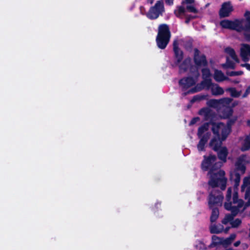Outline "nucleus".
Instances as JSON below:
<instances>
[{"mask_svg": "<svg viewBox=\"0 0 250 250\" xmlns=\"http://www.w3.org/2000/svg\"><path fill=\"white\" fill-rule=\"evenodd\" d=\"M173 50L175 54V65H178L179 71L181 73L188 72L193 74L194 78L190 77H185L179 82L180 88L183 91V94H193L203 89L202 82L194 86L197 82V78L199 75L198 68L204 66L207 64L205 56L200 54L197 49H194V60L196 65H191V59L187 58L182 63H180L183 59V52L178 48V41L175 40L173 42Z\"/></svg>", "mask_w": 250, "mask_h": 250, "instance_id": "f257e3e1", "label": "nucleus"}, {"mask_svg": "<svg viewBox=\"0 0 250 250\" xmlns=\"http://www.w3.org/2000/svg\"><path fill=\"white\" fill-rule=\"evenodd\" d=\"M249 163L250 157L247 155H242L237 159L235 163V168L230 172V179L234 183V193L231 201V188H229L228 189L226 195L227 202L225 203L224 206L226 209L231 211L232 214H227L225 216L222 221L223 224H228L241 208H244L243 201L238 198L237 190L239 185L241 175L245 172L246 165Z\"/></svg>", "mask_w": 250, "mask_h": 250, "instance_id": "f03ea898", "label": "nucleus"}, {"mask_svg": "<svg viewBox=\"0 0 250 250\" xmlns=\"http://www.w3.org/2000/svg\"><path fill=\"white\" fill-rule=\"evenodd\" d=\"M216 158L214 155H210L208 158L204 156V159L202 164V169L206 170L210 168L208 174L210 180L208 184L212 187H218L221 189L224 190L226 187L227 178L225 177V173L220 169H214L212 166Z\"/></svg>", "mask_w": 250, "mask_h": 250, "instance_id": "7ed1b4c3", "label": "nucleus"}, {"mask_svg": "<svg viewBox=\"0 0 250 250\" xmlns=\"http://www.w3.org/2000/svg\"><path fill=\"white\" fill-rule=\"evenodd\" d=\"M207 104L210 106L216 108L218 110H220L222 108L225 111L223 115L224 118H228L231 115L232 113V107L237 104V103H232V100L230 98H225L220 100L211 99L209 100Z\"/></svg>", "mask_w": 250, "mask_h": 250, "instance_id": "20e7f679", "label": "nucleus"}, {"mask_svg": "<svg viewBox=\"0 0 250 250\" xmlns=\"http://www.w3.org/2000/svg\"><path fill=\"white\" fill-rule=\"evenodd\" d=\"M223 199L222 194L217 191H213L209 195L208 199V205L210 208H212V213L210 216L211 222H215L219 216V210L217 208H213L214 207L219 206L222 205Z\"/></svg>", "mask_w": 250, "mask_h": 250, "instance_id": "39448f33", "label": "nucleus"}, {"mask_svg": "<svg viewBox=\"0 0 250 250\" xmlns=\"http://www.w3.org/2000/svg\"><path fill=\"white\" fill-rule=\"evenodd\" d=\"M212 130L214 135L213 139L221 141H225L230 132V127L220 122L211 123Z\"/></svg>", "mask_w": 250, "mask_h": 250, "instance_id": "423d86ee", "label": "nucleus"}, {"mask_svg": "<svg viewBox=\"0 0 250 250\" xmlns=\"http://www.w3.org/2000/svg\"><path fill=\"white\" fill-rule=\"evenodd\" d=\"M170 34L168 26L162 24L159 27V31L156 38V42L159 48L164 49L169 42Z\"/></svg>", "mask_w": 250, "mask_h": 250, "instance_id": "0eeeda50", "label": "nucleus"}, {"mask_svg": "<svg viewBox=\"0 0 250 250\" xmlns=\"http://www.w3.org/2000/svg\"><path fill=\"white\" fill-rule=\"evenodd\" d=\"M223 141L212 139L210 143V147L217 152L218 158L223 162L227 161V157L229 154V150L225 146H222Z\"/></svg>", "mask_w": 250, "mask_h": 250, "instance_id": "6e6552de", "label": "nucleus"}, {"mask_svg": "<svg viewBox=\"0 0 250 250\" xmlns=\"http://www.w3.org/2000/svg\"><path fill=\"white\" fill-rule=\"evenodd\" d=\"M209 124H205L200 127L198 129V135L200 140L197 145V148L199 151L205 150V146L209 138V134L207 132Z\"/></svg>", "mask_w": 250, "mask_h": 250, "instance_id": "1a4fd4ad", "label": "nucleus"}, {"mask_svg": "<svg viewBox=\"0 0 250 250\" xmlns=\"http://www.w3.org/2000/svg\"><path fill=\"white\" fill-rule=\"evenodd\" d=\"M242 22L243 21H240L238 19L233 21L224 20L221 21L220 24L223 28L241 32L244 31V27L241 25Z\"/></svg>", "mask_w": 250, "mask_h": 250, "instance_id": "9d476101", "label": "nucleus"}, {"mask_svg": "<svg viewBox=\"0 0 250 250\" xmlns=\"http://www.w3.org/2000/svg\"><path fill=\"white\" fill-rule=\"evenodd\" d=\"M164 6L162 0H158L156 2L154 6L151 7L146 16L150 19H156L164 12Z\"/></svg>", "mask_w": 250, "mask_h": 250, "instance_id": "9b49d317", "label": "nucleus"}, {"mask_svg": "<svg viewBox=\"0 0 250 250\" xmlns=\"http://www.w3.org/2000/svg\"><path fill=\"white\" fill-rule=\"evenodd\" d=\"M202 86L203 89H210L212 94L215 96L221 95L224 93L223 89L218 84L212 83L211 80L203 81Z\"/></svg>", "mask_w": 250, "mask_h": 250, "instance_id": "f8f14e48", "label": "nucleus"}, {"mask_svg": "<svg viewBox=\"0 0 250 250\" xmlns=\"http://www.w3.org/2000/svg\"><path fill=\"white\" fill-rule=\"evenodd\" d=\"M225 52L228 56L227 57L226 63L223 64V67L234 68L235 67L234 62H238V59L235 54L234 50L231 48L227 47L225 49Z\"/></svg>", "mask_w": 250, "mask_h": 250, "instance_id": "ddd939ff", "label": "nucleus"}, {"mask_svg": "<svg viewBox=\"0 0 250 250\" xmlns=\"http://www.w3.org/2000/svg\"><path fill=\"white\" fill-rule=\"evenodd\" d=\"M233 8L230 2H226L222 4L219 11V15L221 18L228 17L230 15Z\"/></svg>", "mask_w": 250, "mask_h": 250, "instance_id": "4468645a", "label": "nucleus"}, {"mask_svg": "<svg viewBox=\"0 0 250 250\" xmlns=\"http://www.w3.org/2000/svg\"><path fill=\"white\" fill-rule=\"evenodd\" d=\"M182 5L188 11L194 13H197L194 0H185L183 1Z\"/></svg>", "mask_w": 250, "mask_h": 250, "instance_id": "2eb2a0df", "label": "nucleus"}, {"mask_svg": "<svg viewBox=\"0 0 250 250\" xmlns=\"http://www.w3.org/2000/svg\"><path fill=\"white\" fill-rule=\"evenodd\" d=\"M240 55L242 60L247 62L250 57V46L246 44H243L240 49Z\"/></svg>", "mask_w": 250, "mask_h": 250, "instance_id": "dca6fc26", "label": "nucleus"}, {"mask_svg": "<svg viewBox=\"0 0 250 250\" xmlns=\"http://www.w3.org/2000/svg\"><path fill=\"white\" fill-rule=\"evenodd\" d=\"M244 16L246 20L241 19L239 20L243 21L241 25L244 27V31L250 32V12L248 11H246Z\"/></svg>", "mask_w": 250, "mask_h": 250, "instance_id": "f3484780", "label": "nucleus"}, {"mask_svg": "<svg viewBox=\"0 0 250 250\" xmlns=\"http://www.w3.org/2000/svg\"><path fill=\"white\" fill-rule=\"evenodd\" d=\"M229 229V227H227L225 229L221 224H218L217 225H212L210 226V232L212 233H219L223 231L227 232Z\"/></svg>", "mask_w": 250, "mask_h": 250, "instance_id": "a211bd4d", "label": "nucleus"}, {"mask_svg": "<svg viewBox=\"0 0 250 250\" xmlns=\"http://www.w3.org/2000/svg\"><path fill=\"white\" fill-rule=\"evenodd\" d=\"M214 80L218 82H222L226 80H229L225 76L224 73L220 70H215L213 76Z\"/></svg>", "mask_w": 250, "mask_h": 250, "instance_id": "6ab92c4d", "label": "nucleus"}, {"mask_svg": "<svg viewBox=\"0 0 250 250\" xmlns=\"http://www.w3.org/2000/svg\"><path fill=\"white\" fill-rule=\"evenodd\" d=\"M235 238L236 234H232L230 235L229 237L227 238H222V245L225 247L228 246L232 242V241L235 239Z\"/></svg>", "mask_w": 250, "mask_h": 250, "instance_id": "aec40b11", "label": "nucleus"}, {"mask_svg": "<svg viewBox=\"0 0 250 250\" xmlns=\"http://www.w3.org/2000/svg\"><path fill=\"white\" fill-rule=\"evenodd\" d=\"M250 148V136L246 137L242 144L241 150L243 151H247Z\"/></svg>", "mask_w": 250, "mask_h": 250, "instance_id": "412c9836", "label": "nucleus"}, {"mask_svg": "<svg viewBox=\"0 0 250 250\" xmlns=\"http://www.w3.org/2000/svg\"><path fill=\"white\" fill-rule=\"evenodd\" d=\"M220 244L222 245V238L213 235L212 237V243L210 244V247H215Z\"/></svg>", "mask_w": 250, "mask_h": 250, "instance_id": "4be33fe9", "label": "nucleus"}, {"mask_svg": "<svg viewBox=\"0 0 250 250\" xmlns=\"http://www.w3.org/2000/svg\"><path fill=\"white\" fill-rule=\"evenodd\" d=\"M199 114L203 116L205 119L208 120L210 115V109L208 108H204L200 110Z\"/></svg>", "mask_w": 250, "mask_h": 250, "instance_id": "5701e85b", "label": "nucleus"}, {"mask_svg": "<svg viewBox=\"0 0 250 250\" xmlns=\"http://www.w3.org/2000/svg\"><path fill=\"white\" fill-rule=\"evenodd\" d=\"M186 9L182 5V6L178 7L177 9L174 11V13L177 17H181L185 14Z\"/></svg>", "mask_w": 250, "mask_h": 250, "instance_id": "b1692460", "label": "nucleus"}, {"mask_svg": "<svg viewBox=\"0 0 250 250\" xmlns=\"http://www.w3.org/2000/svg\"><path fill=\"white\" fill-rule=\"evenodd\" d=\"M226 91L230 93V95L233 97H238L241 95V92L236 90L235 88H228Z\"/></svg>", "mask_w": 250, "mask_h": 250, "instance_id": "393cba45", "label": "nucleus"}, {"mask_svg": "<svg viewBox=\"0 0 250 250\" xmlns=\"http://www.w3.org/2000/svg\"><path fill=\"white\" fill-rule=\"evenodd\" d=\"M202 77L203 79H204L203 81L211 80V74L209 69L207 68L202 69Z\"/></svg>", "mask_w": 250, "mask_h": 250, "instance_id": "a878e982", "label": "nucleus"}, {"mask_svg": "<svg viewBox=\"0 0 250 250\" xmlns=\"http://www.w3.org/2000/svg\"><path fill=\"white\" fill-rule=\"evenodd\" d=\"M241 223V221L239 219H236L230 223L231 227L233 228L237 227Z\"/></svg>", "mask_w": 250, "mask_h": 250, "instance_id": "bb28decb", "label": "nucleus"}, {"mask_svg": "<svg viewBox=\"0 0 250 250\" xmlns=\"http://www.w3.org/2000/svg\"><path fill=\"white\" fill-rule=\"evenodd\" d=\"M243 74V71H231L228 73V75L230 76H239Z\"/></svg>", "mask_w": 250, "mask_h": 250, "instance_id": "cd10ccee", "label": "nucleus"}, {"mask_svg": "<svg viewBox=\"0 0 250 250\" xmlns=\"http://www.w3.org/2000/svg\"><path fill=\"white\" fill-rule=\"evenodd\" d=\"M205 98V96L204 95H196L193 97L192 100H191L192 102H194L197 101H200L202 99H204Z\"/></svg>", "mask_w": 250, "mask_h": 250, "instance_id": "c85d7f7f", "label": "nucleus"}, {"mask_svg": "<svg viewBox=\"0 0 250 250\" xmlns=\"http://www.w3.org/2000/svg\"><path fill=\"white\" fill-rule=\"evenodd\" d=\"M250 93V86H248L247 87V88L246 89L244 94L243 95V97L245 98V97H247L249 94Z\"/></svg>", "mask_w": 250, "mask_h": 250, "instance_id": "c756f323", "label": "nucleus"}, {"mask_svg": "<svg viewBox=\"0 0 250 250\" xmlns=\"http://www.w3.org/2000/svg\"><path fill=\"white\" fill-rule=\"evenodd\" d=\"M199 121V118L198 117L194 118L191 121L189 124H190V125H193Z\"/></svg>", "mask_w": 250, "mask_h": 250, "instance_id": "7c9ffc66", "label": "nucleus"}, {"mask_svg": "<svg viewBox=\"0 0 250 250\" xmlns=\"http://www.w3.org/2000/svg\"><path fill=\"white\" fill-rule=\"evenodd\" d=\"M242 66L243 67H245L248 69V70L250 71V64L249 63H246L244 64H242Z\"/></svg>", "mask_w": 250, "mask_h": 250, "instance_id": "2f4dec72", "label": "nucleus"}, {"mask_svg": "<svg viewBox=\"0 0 250 250\" xmlns=\"http://www.w3.org/2000/svg\"><path fill=\"white\" fill-rule=\"evenodd\" d=\"M166 2L169 5H171L173 4V0H166Z\"/></svg>", "mask_w": 250, "mask_h": 250, "instance_id": "473e14b6", "label": "nucleus"}, {"mask_svg": "<svg viewBox=\"0 0 250 250\" xmlns=\"http://www.w3.org/2000/svg\"><path fill=\"white\" fill-rule=\"evenodd\" d=\"M240 244V241H237L234 244V246L236 247H238Z\"/></svg>", "mask_w": 250, "mask_h": 250, "instance_id": "72a5a7b5", "label": "nucleus"}, {"mask_svg": "<svg viewBox=\"0 0 250 250\" xmlns=\"http://www.w3.org/2000/svg\"><path fill=\"white\" fill-rule=\"evenodd\" d=\"M246 40L248 41H250V35H247L246 34H245Z\"/></svg>", "mask_w": 250, "mask_h": 250, "instance_id": "f704fd0d", "label": "nucleus"}, {"mask_svg": "<svg viewBox=\"0 0 250 250\" xmlns=\"http://www.w3.org/2000/svg\"><path fill=\"white\" fill-rule=\"evenodd\" d=\"M231 82L234 83H237L239 82V80H235V81H231Z\"/></svg>", "mask_w": 250, "mask_h": 250, "instance_id": "c9c22d12", "label": "nucleus"}, {"mask_svg": "<svg viewBox=\"0 0 250 250\" xmlns=\"http://www.w3.org/2000/svg\"><path fill=\"white\" fill-rule=\"evenodd\" d=\"M243 245L244 246V249H247L248 247V246L247 244H245V245Z\"/></svg>", "mask_w": 250, "mask_h": 250, "instance_id": "e433bc0d", "label": "nucleus"}, {"mask_svg": "<svg viewBox=\"0 0 250 250\" xmlns=\"http://www.w3.org/2000/svg\"><path fill=\"white\" fill-rule=\"evenodd\" d=\"M154 0H147V1L150 4L152 3Z\"/></svg>", "mask_w": 250, "mask_h": 250, "instance_id": "4c0bfd02", "label": "nucleus"}, {"mask_svg": "<svg viewBox=\"0 0 250 250\" xmlns=\"http://www.w3.org/2000/svg\"><path fill=\"white\" fill-rule=\"evenodd\" d=\"M218 167H221V164H218Z\"/></svg>", "mask_w": 250, "mask_h": 250, "instance_id": "58836bf2", "label": "nucleus"}, {"mask_svg": "<svg viewBox=\"0 0 250 250\" xmlns=\"http://www.w3.org/2000/svg\"><path fill=\"white\" fill-rule=\"evenodd\" d=\"M188 20H187L186 21V22H187V23H188Z\"/></svg>", "mask_w": 250, "mask_h": 250, "instance_id": "ea45409f", "label": "nucleus"}]
</instances>
